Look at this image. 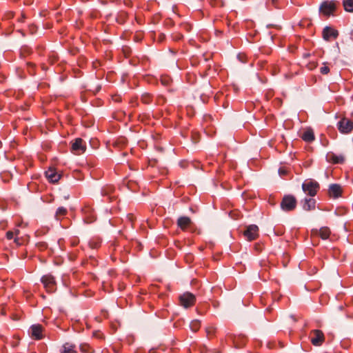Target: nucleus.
<instances>
[{"mask_svg":"<svg viewBox=\"0 0 353 353\" xmlns=\"http://www.w3.org/2000/svg\"><path fill=\"white\" fill-rule=\"evenodd\" d=\"M319 184L314 181H305L302 184L303 191L310 196H314L319 190Z\"/></svg>","mask_w":353,"mask_h":353,"instance_id":"f257e3e1","label":"nucleus"},{"mask_svg":"<svg viewBox=\"0 0 353 353\" xmlns=\"http://www.w3.org/2000/svg\"><path fill=\"white\" fill-rule=\"evenodd\" d=\"M296 199L292 195H285L281 202V208L283 211L290 212L296 208Z\"/></svg>","mask_w":353,"mask_h":353,"instance_id":"f03ea898","label":"nucleus"},{"mask_svg":"<svg viewBox=\"0 0 353 353\" xmlns=\"http://www.w3.org/2000/svg\"><path fill=\"white\" fill-rule=\"evenodd\" d=\"M336 9V2L334 1H323L319 8L320 12L324 14L326 17H329L332 14H334Z\"/></svg>","mask_w":353,"mask_h":353,"instance_id":"7ed1b4c3","label":"nucleus"},{"mask_svg":"<svg viewBox=\"0 0 353 353\" xmlns=\"http://www.w3.org/2000/svg\"><path fill=\"white\" fill-rule=\"evenodd\" d=\"M337 127L340 132L349 134L353 130V122L348 119L343 118L338 122Z\"/></svg>","mask_w":353,"mask_h":353,"instance_id":"20e7f679","label":"nucleus"},{"mask_svg":"<svg viewBox=\"0 0 353 353\" xmlns=\"http://www.w3.org/2000/svg\"><path fill=\"white\" fill-rule=\"evenodd\" d=\"M41 282L46 291L48 292H52L56 290V282L54 278L52 275H44L41 278Z\"/></svg>","mask_w":353,"mask_h":353,"instance_id":"39448f33","label":"nucleus"},{"mask_svg":"<svg viewBox=\"0 0 353 353\" xmlns=\"http://www.w3.org/2000/svg\"><path fill=\"white\" fill-rule=\"evenodd\" d=\"M195 300L194 295L190 292H185L179 296L181 305L185 308L192 306Z\"/></svg>","mask_w":353,"mask_h":353,"instance_id":"423d86ee","label":"nucleus"},{"mask_svg":"<svg viewBox=\"0 0 353 353\" xmlns=\"http://www.w3.org/2000/svg\"><path fill=\"white\" fill-rule=\"evenodd\" d=\"M311 343L314 346H320L323 344L325 336L323 332L320 330H314L310 333Z\"/></svg>","mask_w":353,"mask_h":353,"instance_id":"0eeeda50","label":"nucleus"},{"mask_svg":"<svg viewBox=\"0 0 353 353\" xmlns=\"http://www.w3.org/2000/svg\"><path fill=\"white\" fill-rule=\"evenodd\" d=\"M71 148L75 154H81L85 151L86 145L82 139L77 138L72 142Z\"/></svg>","mask_w":353,"mask_h":353,"instance_id":"6e6552de","label":"nucleus"},{"mask_svg":"<svg viewBox=\"0 0 353 353\" xmlns=\"http://www.w3.org/2000/svg\"><path fill=\"white\" fill-rule=\"evenodd\" d=\"M243 234L248 241H253L259 236V228L256 225H250L247 227Z\"/></svg>","mask_w":353,"mask_h":353,"instance_id":"1a4fd4ad","label":"nucleus"},{"mask_svg":"<svg viewBox=\"0 0 353 353\" xmlns=\"http://www.w3.org/2000/svg\"><path fill=\"white\" fill-rule=\"evenodd\" d=\"M338 35L337 30L328 26H326L323 30V38L326 41H329L331 38L336 39Z\"/></svg>","mask_w":353,"mask_h":353,"instance_id":"9d476101","label":"nucleus"},{"mask_svg":"<svg viewBox=\"0 0 353 353\" xmlns=\"http://www.w3.org/2000/svg\"><path fill=\"white\" fill-rule=\"evenodd\" d=\"M327 161L333 163H343L345 161V157L343 154H336L330 152L326 156Z\"/></svg>","mask_w":353,"mask_h":353,"instance_id":"9b49d317","label":"nucleus"},{"mask_svg":"<svg viewBox=\"0 0 353 353\" xmlns=\"http://www.w3.org/2000/svg\"><path fill=\"white\" fill-rule=\"evenodd\" d=\"M59 353H77L75 345L66 342L59 348Z\"/></svg>","mask_w":353,"mask_h":353,"instance_id":"f8f14e48","label":"nucleus"},{"mask_svg":"<svg viewBox=\"0 0 353 353\" xmlns=\"http://www.w3.org/2000/svg\"><path fill=\"white\" fill-rule=\"evenodd\" d=\"M342 193V188L338 184H332L329 188V194L334 198H338Z\"/></svg>","mask_w":353,"mask_h":353,"instance_id":"ddd939ff","label":"nucleus"},{"mask_svg":"<svg viewBox=\"0 0 353 353\" xmlns=\"http://www.w3.org/2000/svg\"><path fill=\"white\" fill-rule=\"evenodd\" d=\"M31 330V335L32 337H34L35 339H42V330L43 327L41 325L37 324L33 325L30 327Z\"/></svg>","mask_w":353,"mask_h":353,"instance_id":"4468645a","label":"nucleus"},{"mask_svg":"<svg viewBox=\"0 0 353 353\" xmlns=\"http://www.w3.org/2000/svg\"><path fill=\"white\" fill-rule=\"evenodd\" d=\"M46 176L52 183L57 182L61 178V175L52 168H50L46 172Z\"/></svg>","mask_w":353,"mask_h":353,"instance_id":"2eb2a0df","label":"nucleus"},{"mask_svg":"<svg viewBox=\"0 0 353 353\" xmlns=\"http://www.w3.org/2000/svg\"><path fill=\"white\" fill-rule=\"evenodd\" d=\"M191 223L192 221L188 216H181L177 220V225L183 230H185Z\"/></svg>","mask_w":353,"mask_h":353,"instance_id":"dca6fc26","label":"nucleus"},{"mask_svg":"<svg viewBox=\"0 0 353 353\" xmlns=\"http://www.w3.org/2000/svg\"><path fill=\"white\" fill-rule=\"evenodd\" d=\"M316 201L312 198H305L303 201V208L305 210L309 211L315 208Z\"/></svg>","mask_w":353,"mask_h":353,"instance_id":"f3484780","label":"nucleus"},{"mask_svg":"<svg viewBox=\"0 0 353 353\" xmlns=\"http://www.w3.org/2000/svg\"><path fill=\"white\" fill-rule=\"evenodd\" d=\"M313 233L319 235L323 239H327L330 236V230L327 227H323L319 231H313Z\"/></svg>","mask_w":353,"mask_h":353,"instance_id":"a211bd4d","label":"nucleus"},{"mask_svg":"<svg viewBox=\"0 0 353 353\" xmlns=\"http://www.w3.org/2000/svg\"><path fill=\"white\" fill-rule=\"evenodd\" d=\"M301 138L306 142L310 143L313 141L314 140V134L313 131L312 130H307L305 131L303 133Z\"/></svg>","mask_w":353,"mask_h":353,"instance_id":"6ab92c4d","label":"nucleus"},{"mask_svg":"<svg viewBox=\"0 0 353 353\" xmlns=\"http://www.w3.org/2000/svg\"><path fill=\"white\" fill-rule=\"evenodd\" d=\"M343 5L347 12H353V0H343Z\"/></svg>","mask_w":353,"mask_h":353,"instance_id":"aec40b11","label":"nucleus"},{"mask_svg":"<svg viewBox=\"0 0 353 353\" xmlns=\"http://www.w3.org/2000/svg\"><path fill=\"white\" fill-rule=\"evenodd\" d=\"M67 214L66 208L63 207H59L55 213V218L59 220L61 217L64 216Z\"/></svg>","mask_w":353,"mask_h":353,"instance_id":"412c9836","label":"nucleus"},{"mask_svg":"<svg viewBox=\"0 0 353 353\" xmlns=\"http://www.w3.org/2000/svg\"><path fill=\"white\" fill-rule=\"evenodd\" d=\"M201 326V323L198 320L192 321L190 324V327L193 332H196L199 330Z\"/></svg>","mask_w":353,"mask_h":353,"instance_id":"4be33fe9","label":"nucleus"},{"mask_svg":"<svg viewBox=\"0 0 353 353\" xmlns=\"http://www.w3.org/2000/svg\"><path fill=\"white\" fill-rule=\"evenodd\" d=\"M141 100L144 103H150L151 101V97L149 94H145L142 96Z\"/></svg>","mask_w":353,"mask_h":353,"instance_id":"5701e85b","label":"nucleus"},{"mask_svg":"<svg viewBox=\"0 0 353 353\" xmlns=\"http://www.w3.org/2000/svg\"><path fill=\"white\" fill-rule=\"evenodd\" d=\"M19 233V230H16L14 233L12 231H8L6 232V237L8 239H12L14 236V234H15L17 236V235H18Z\"/></svg>","mask_w":353,"mask_h":353,"instance_id":"b1692460","label":"nucleus"},{"mask_svg":"<svg viewBox=\"0 0 353 353\" xmlns=\"http://www.w3.org/2000/svg\"><path fill=\"white\" fill-rule=\"evenodd\" d=\"M320 71H321V73H322L323 74H327L330 72V68L328 66H327V65H325V64H324L323 66H322L320 68Z\"/></svg>","mask_w":353,"mask_h":353,"instance_id":"393cba45","label":"nucleus"},{"mask_svg":"<svg viewBox=\"0 0 353 353\" xmlns=\"http://www.w3.org/2000/svg\"><path fill=\"white\" fill-rule=\"evenodd\" d=\"M288 171L285 168H280L279 169V174L281 176H285L288 174Z\"/></svg>","mask_w":353,"mask_h":353,"instance_id":"a878e982","label":"nucleus"},{"mask_svg":"<svg viewBox=\"0 0 353 353\" xmlns=\"http://www.w3.org/2000/svg\"><path fill=\"white\" fill-rule=\"evenodd\" d=\"M14 242L17 245H19L21 243L19 242V239L17 237H15L14 239Z\"/></svg>","mask_w":353,"mask_h":353,"instance_id":"bb28decb","label":"nucleus"},{"mask_svg":"<svg viewBox=\"0 0 353 353\" xmlns=\"http://www.w3.org/2000/svg\"><path fill=\"white\" fill-rule=\"evenodd\" d=\"M206 331H207L208 334H212V333H213V332H214L213 328H208V329L206 330Z\"/></svg>","mask_w":353,"mask_h":353,"instance_id":"cd10ccee","label":"nucleus"},{"mask_svg":"<svg viewBox=\"0 0 353 353\" xmlns=\"http://www.w3.org/2000/svg\"><path fill=\"white\" fill-rule=\"evenodd\" d=\"M351 38H352V39L353 40V30H352V32H351Z\"/></svg>","mask_w":353,"mask_h":353,"instance_id":"c85d7f7f","label":"nucleus"},{"mask_svg":"<svg viewBox=\"0 0 353 353\" xmlns=\"http://www.w3.org/2000/svg\"><path fill=\"white\" fill-rule=\"evenodd\" d=\"M181 37V36H179V37L177 38V39H180V38Z\"/></svg>","mask_w":353,"mask_h":353,"instance_id":"c756f323","label":"nucleus"}]
</instances>
